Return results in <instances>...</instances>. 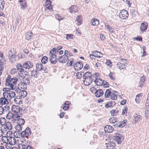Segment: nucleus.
<instances>
[{"label": "nucleus", "mask_w": 149, "mask_h": 149, "mask_svg": "<svg viewBox=\"0 0 149 149\" xmlns=\"http://www.w3.org/2000/svg\"><path fill=\"white\" fill-rule=\"evenodd\" d=\"M12 110L14 113L12 115V118L16 120V118L18 119L20 117H22L23 109L17 105H13L12 106Z\"/></svg>", "instance_id": "nucleus-1"}, {"label": "nucleus", "mask_w": 149, "mask_h": 149, "mask_svg": "<svg viewBox=\"0 0 149 149\" xmlns=\"http://www.w3.org/2000/svg\"><path fill=\"white\" fill-rule=\"evenodd\" d=\"M112 139L116 141L118 144H119L124 140V137L122 134L118 132L115 134L113 136Z\"/></svg>", "instance_id": "nucleus-2"}, {"label": "nucleus", "mask_w": 149, "mask_h": 149, "mask_svg": "<svg viewBox=\"0 0 149 149\" xmlns=\"http://www.w3.org/2000/svg\"><path fill=\"white\" fill-rule=\"evenodd\" d=\"M31 134V129L29 127H27L25 130L22 131L20 133V135L22 137H25L28 138V137Z\"/></svg>", "instance_id": "nucleus-3"}, {"label": "nucleus", "mask_w": 149, "mask_h": 149, "mask_svg": "<svg viewBox=\"0 0 149 149\" xmlns=\"http://www.w3.org/2000/svg\"><path fill=\"white\" fill-rule=\"evenodd\" d=\"M69 52L68 50H65L64 52V55L61 56H59L58 58V61L62 63H65L66 62L68 58L66 54Z\"/></svg>", "instance_id": "nucleus-4"}, {"label": "nucleus", "mask_w": 149, "mask_h": 149, "mask_svg": "<svg viewBox=\"0 0 149 149\" xmlns=\"http://www.w3.org/2000/svg\"><path fill=\"white\" fill-rule=\"evenodd\" d=\"M129 14L128 12L125 10H121L119 13V17L122 19H125L128 17Z\"/></svg>", "instance_id": "nucleus-5"}, {"label": "nucleus", "mask_w": 149, "mask_h": 149, "mask_svg": "<svg viewBox=\"0 0 149 149\" xmlns=\"http://www.w3.org/2000/svg\"><path fill=\"white\" fill-rule=\"evenodd\" d=\"M74 68V69L77 71L81 69L83 67L82 63L80 62H78L73 63Z\"/></svg>", "instance_id": "nucleus-6"}, {"label": "nucleus", "mask_w": 149, "mask_h": 149, "mask_svg": "<svg viewBox=\"0 0 149 149\" xmlns=\"http://www.w3.org/2000/svg\"><path fill=\"white\" fill-rule=\"evenodd\" d=\"M33 63L29 61L25 62L23 65L24 68L26 69L31 68L33 67Z\"/></svg>", "instance_id": "nucleus-7"}, {"label": "nucleus", "mask_w": 149, "mask_h": 149, "mask_svg": "<svg viewBox=\"0 0 149 149\" xmlns=\"http://www.w3.org/2000/svg\"><path fill=\"white\" fill-rule=\"evenodd\" d=\"M147 27V23L146 22H144L141 24L140 29L141 32H143L146 30Z\"/></svg>", "instance_id": "nucleus-8"}, {"label": "nucleus", "mask_w": 149, "mask_h": 149, "mask_svg": "<svg viewBox=\"0 0 149 149\" xmlns=\"http://www.w3.org/2000/svg\"><path fill=\"white\" fill-rule=\"evenodd\" d=\"M104 130L106 132H107L108 133H111L113 131V128L110 125H107L104 127Z\"/></svg>", "instance_id": "nucleus-9"}, {"label": "nucleus", "mask_w": 149, "mask_h": 149, "mask_svg": "<svg viewBox=\"0 0 149 149\" xmlns=\"http://www.w3.org/2000/svg\"><path fill=\"white\" fill-rule=\"evenodd\" d=\"M8 143L10 145H13L17 143V141L15 138L13 137L8 136Z\"/></svg>", "instance_id": "nucleus-10"}, {"label": "nucleus", "mask_w": 149, "mask_h": 149, "mask_svg": "<svg viewBox=\"0 0 149 149\" xmlns=\"http://www.w3.org/2000/svg\"><path fill=\"white\" fill-rule=\"evenodd\" d=\"M116 105V103L114 101H110L108 102L107 103H105V107L106 108H108L110 107H113Z\"/></svg>", "instance_id": "nucleus-11"}, {"label": "nucleus", "mask_w": 149, "mask_h": 149, "mask_svg": "<svg viewBox=\"0 0 149 149\" xmlns=\"http://www.w3.org/2000/svg\"><path fill=\"white\" fill-rule=\"evenodd\" d=\"M146 78V77L144 76H143L141 78L139 83V87L142 88L145 82L146 81L145 79Z\"/></svg>", "instance_id": "nucleus-12"}, {"label": "nucleus", "mask_w": 149, "mask_h": 149, "mask_svg": "<svg viewBox=\"0 0 149 149\" xmlns=\"http://www.w3.org/2000/svg\"><path fill=\"white\" fill-rule=\"evenodd\" d=\"M116 144L113 142L110 141L107 144L106 147L107 149H115Z\"/></svg>", "instance_id": "nucleus-13"}, {"label": "nucleus", "mask_w": 149, "mask_h": 149, "mask_svg": "<svg viewBox=\"0 0 149 149\" xmlns=\"http://www.w3.org/2000/svg\"><path fill=\"white\" fill-rule=\"evenodd\" d=\"M95 96L98 97H100L103 95V90L102 89L96 90L95 93Z\"/></svg>", "instance_id": "nucleus-14"}, {"label": "nucleus", "mask_w": 149, "mask_h": 149, "mask_svg": "<svg viewBox=\"0 0 149 149\" xmlns=\"http://www.w3.org/2000/svg\"><path fill=\"white\" fill-rule=\"evenodd\" d=\"M45 5L46 8V9H48L49 10H52V7L51 6V2L49 0H47L45 4Z\"/></svg>", "instance_id": "nucleus-15"}, {"label": "nucleus", "mask_w": 149, "mask_h": 149, "mask_svg": "<svg viewBox=\"0 0 149 149\" xmlns=\"http://www.w3.org/2000/svg\"><path fill=\"white\" fill-rule=\"evenodd\" d=\"M104 81L100 78H96L94 81L97 86H101L103 85Z\"/></svg>", "instance_id": "nucleus-16"}, {"label": "nucleus", "mask_w": 149, "mask_h": 149, "mask_svg": "<svg viewBox=\"0 0 149 149\" xmlns=\"http://www.w3.org/2000/svg\"><path fill=\"white\" fill-rule=\"evenodd\" d=\"M91 53L94 55V57L100 58L102 57V54L100 52L96 51L94 52H92Z\"/></svg>", "instance_id": "nucleus-17"}, {"label": "nucleus", "mask_w": 149, "mask_h": 149, "mask_svg": "<svg viewBox=\"0 0 149 149\" xmlns=\"http://www.w3.org/2000/svg\"><path fill=\"white\" fill-rule=\"evenodd\" d=\"M3 97L8 102L10 101V95L8 92H4L3 93Z\"/></svg>", "instance_id": "nucleus-18"}, {"label": "nucleus", "mask_w": 149, "mask_h": 149, "mask_svg": "<svg viewBox=\"0 0 149 149\" xmlns=\"http://www.w3.org/2000/svg\"><path fill=\"white\" fill-rule=\"evenodd\" d=\"M3 127L5 129H8L11 130L12 129V125L10 122H8L6 123L3 126Z\"/></svg>", "instance_id": "nucleus-19"}, {"label": "nucleus", "mask_w": 149, "mask_h": 149, "mask_svg": "<svg viewBox=\"0 0 149 149\" xmlns=\"http://www.w3.org/2000/svg\"><path fill=\"white\" fill-rule=\"evenodd\" d=\"M126 64V62L125 63H122L120 62H118L117 63L116 65L119 69H123L125 68V66Z\"/></svg>", "instance_id": "nucleus-20"}, {"label": "nucleus", "mask_w": 149, "mask_h": 149, "mask_svg": "<svg viewBox=\"0 0 149 149\" xmlns=\"http://www.w3.org/2000/svg\"><path fill=\"white\" fill-rule=\"evenodd\" d=\"M134 117L135 119L134 121L135 123H136L138 121H139L142 118L141 116L140 115H138L137 113L134 115Z\"/></svg>", "instance_id": "nucleus-21"}, {"label": "nucleus", "mask_w": 149, "mask_h": 149, "mask_svg": "<svg viewBox=\"0 0 149 149\" xmlns=\"http://www.w3.org/2000/svg\"><path fill=\"white\" fill-rule=\"evenodd\" d=\"M63 48V47L61 46H58L56 48L54 47L52 49V51L54 54H56L57 52H58L59 50Z\"/></svg>", "instance_id": "nucleus-22"}, {"label": "nucleus", "mask_w": 149, "mask_h": 149, "mask_svg": "<svg viewBox=\"0 0 149 149\" xmlns=\"http://www.w3.org/2000/svg\"><path fill=\"white\" fill-rule=\"evenodd\" d=\"M10 54L9 53V58L10 61L11 63H13L14 61H15L16 60L15 58L16 57V55L15 54L13 53L10 56Z\"/></svg>", "instance_id": "nucleus-23"}, {"label": "nucleus", "mask_w": 149, "mask_h": 149, "mask_svg": "<svg viewBox=\"0 0 149 149\" xmlns=\"http://www.w3.org/2000/svg\"><path fill=\"white\" fill-rule=\"evenodd\" d=\"M36 70L39 71H42L43 69V66L41 63H37L36 64Z\"/></svg>", "instance_id": "nucleus-24"}, {"label": "nucleus", "mask_w": 149, "mask_h": 149, "mask_svg": "<svg viewBox=\"0 0 149 149\" xmlns=\"http://www.w3.org/2000/svg\"><path fill=\"white\" fill-rule=\"evenodd\" d=\"M92 25L93 26H97L99 24V21L97 19H93L91 21Z\"/></svg>", "instance_id": "nucleus-25"}, {"label": "nucleus", "mask_w": 149, "mask_h": 149, "mask_svg": "<svg viewBox=\"0 0 149 149\" xmlns=\"http://www.w3.org/2000/svg\"><path fill=\"white\" fill-rule=\"evenodd\" d=\"M76 20L77 21V23L78 25H80L81 24L82 21V17L81 15H79L77 16L76 18Z\"/></svg>", "instance_id": "nucleus-26"}, {"label": "nucleus", "mask_w": 149, "mask_h": 149, "mask_svg": "<svg viewBox=\"0 0 149 149\" xmlns=\"http://www.w3.org/2000/svg\"><path fill=\"white\" fill-rule=\"evenodd\" d=\"M19 95L21 97L24 98L27 95V92L24 90H22L19 92Z\"/></svg>", "instance_id": "nucleus-27"}, {"label": "nucleus", "mask_w": 149, "mask_h": 149, "mask_svg": "<svg viewBox=\"0 0 149 149\" xmlns=\"http://www.w3.org/2000/svg\"><path fill=\"white\" fill-rule=\"evenodd\" d=\"M17 120V123L19 125H23L24 124L25 122L23 118H18Z\"/></svg>", "instance_id": "nucleus-28"}, {"label": "nucleus", "mask_w": 149, "mask_h": 149, "mask_svg": "<svg viewBox=\"0 0 149 149\" xmlns=\"http://www.w3.org/2000/svg\"><path fill=\"white\" fill-rule=\"evenodd\" d=\"M127 121L126 120H124L123 121L120 122V124L118 126V127L123 128L126 125Z\"/></svg>", "instance_id": "nucleus-29"}, {"label": "nucleus", "mask_w": 149, "mask_h": 149, "mask_svg": "<svg viewBox=\"0 0 149 149\" xmlns=\"http://www.w3.org/2000/svg\"><path fill=\"white\" fill-rule=\"evenodd\" d=\"M93 80V79H89L88 80H83V81L85 85L89 86L91 83H92Z\"/></svg>", "instance_id": "nucleus-30"}, {"label": "nucleus", "mask_w": 149, "mask_h": 149, "mask_svg": "<svg viewBox=\"0 0 149 149\" xmlns=\"http://www.w3.org/2000/svg\"><path fill=\"white\" fill-rule=\"evenodd\" d=\"M112 94V92L109 89H107L105 93L104 96L105 98H107L109 97Z\"/></svg>", "instance_id": "nucleus-31"}, {"label": "nucleus", "mask_w": 149, "mask_h": 149, "mask_svg": "<svg viewBox=\"0 0 149 149\" xmlns=\"http://www.w3.org/2000/svg\"><path fill=\"white\" fill-rule=\"evenodd\" d=\"M21 84V88L22 89H24V90H26L27 89V83H26L25 82H23L22 83V82L19 83V86L20 85V84Z\"/></svg>", "instance_id": "nucleus-32"}, {"label": "nucleus", "mask_w": 149, "mask_h": 149, "mask_svg": "<svg viewBox=\"0 0 149 149\" xmlns=\"http://www.w3.org/2000/svg\"><path fill=\"white\" fill-rule=\"evenodd\" d=\"M91 74V72H87L83 74L84 80H87L88 79V77L89 75Z\"/></svg>", "instance_id": "nucleus-33"}, {"label": "nucleus", "mask_w": 149, "mask_h": 149, "mask_svg": "<svg viewBox=\"0 0 149 149\" xmlns=\"http://www.w3.org/2000/svg\"><path fill=\"white\" fill-rule=\"evenodd\" d=\"M113 93H112L111 96V99L112 100H115L116 99L117 97L116 96V94L115 93H117L116 91H112Z\"/></svg>", "instance_id": "nucleus-34"}, {"label": "nucleus", "mask_w": 149, "mask_h": 149, "mask_svg": "<svg viewBox=\"0 0 149 149\" xmlns=\"http://www.w3.org/2000/svg\"><path fill=\"white\" fill-rule=\"evenodd\" d=\"M16 131L15 132L18 133L19 134V132H20L22 130L21 125H17L15 126Z\"/></svg>", "instance_id": "nucleus-35"}, {"label": "nucleus", "mask_w": 149, "mask_h": 149, "mask_svg": "<svg viewBox=\"0 0 149 149\" xmlns=\"http://www.w3.org/2000/svg\"><path fill=\"white\" fill-rule=\"evenodd\" d=\"M32 35V33L31 32H27L25 34L26 39L27 40H29L31 39V36Z\"/></svg>", "instance_id": "nucleus-36"}, {"label": "nucleus", "mask_w": 149, "mask_h": 149, "mask_svg": "<svg viewBox=\"0 0 149 149\" xmlns=\"http://www.w3.org/2000/svg\"><path fill=\"white\" fill-rule=\"evenodd\" d=\"M6 120L4 118H0V124L3 127L6 124Z\"/></svg>", "instance_id": "nucleus-37"}, {"label": "nucleus", "mask_w": 149, "mask_h": 149, "mask_svg": "<svg viewBox=\"0 0 149 149\" xmlns=\"http://www.w3.org/2000/svg\"><path fill=\"white\" fill-rule=\"evenodd\" d=\"M48 59L47 57L46 56H45L42 57L41 60L42 63L44 64H45L48 61Z\"/></svg>", "instance_id": "nucleus-38"}, {"label": "nucleus", "mask_w": 149, "mask_h": 149, "mask_svg": "<svg viewBox=\"0 0 149 149\" xmlns=\"http://www.w3.org/2000/svg\"><path fill=\"white\" fill-rule=\"evenodd\" d=\"M8 136H3L1 138V140L4 143H6L7 142L8 143Z\"/></svg>", "instance_id": "nucleus-39"}, {"label": "nucleus", "mask_w": 149, "mask_h": 149, "mask_svg": "<svg viewBox=\"0 0 149 149\" xmlns=\"http://www.w3.org/2000/svg\"><path fill=\"white\" fill-rule=\"evenodd\" d=\"M0 4L1 6H0V10H3L4 8V5L5 4L4 0H0Z\"/></svg>", "instance_id": "nucleus-40"}, {"label": "nucleus", "mask_w": 149, "mask_h": 149, "mask_svg": "<svg viewBox=\"0 0 149 149\" xmlns=\"http://www.w3.org/2000/svg\"><path fill=\"white\" fill-rule=\"evenodd\" d=\"M118 112V111L116 109L112 110L110 111L111 114L113 116H114V115L116 116Z\"/></svg>", "instance_id": "nucleus-41"}, {"label": "nucleus", "mask_w": 149, "mask_h": 149, "mask_svg": "<svg viewBox=\"0 0 149 149\" xmlns=\"http://www.w3.org/2000/svg\"><path fill=\"white\" fill-rule=\"evenodd\" d=\"M16 67L17 69L19 71L21 70L24 68L23 65H22L21 63H19L16 64Z\"/></svg>", "instance_id": "nucleus-42"}, {"label": "nucleus", "mask_w": 149, "mask_h": 149, "mask_svg": "<svg viewBox=\"0 0 149 149\" xmlns=\"http://www.w3.org/2000/svg\"><path fill=\"white\" fill-rule=\"evenodd\" d=\"M26 146L23 143L19 144L17 147V149H25Z\"/></svg>", "instance_id": "nucleus-43"}, {"label": "nucleus", "mask_w": 149, "mask_h": 149, "mask_svg": "<svg viewBox=\"0 0 149 149\" xmlns=\"http://www.w3.org/2000/svg\"><path fill=\"white\" fill-rule=\"evenodd\" d=\"M17 81V79L16 77H13L11 78L10 80V82L12 83L15 84H16Z\"/></svg>", "instance_id": "nucleus-44"}, {"label": "nucleus", "mask_w": 149, "mask_h": 149, "mask_svg": "<svg viewBox=\"0 0 149 149\" xmlns=\"http://www.w3.org/2000/svg\"><path fill=\"white\" fill-rule=\"evenodd\" d=\"M3 108H4L3 110L4 114H6L8 112V111L9 109V106L8 105H6L4 107H3Z\"/></svg>", "instance_id": "nucleus-45"}, {"label": "nucleus", "mask_w": 149, "mask_h": 149, "mask_svg": "<svg viewBox=\"0 0 149 149\" xmlns=\"http://www.w3.org/2000/svg\"><path fill=\"white\" fill-rule=\"evenodd\" d=\"M19 5L21 6V8L22 9H24L25 8L27 7V4L26 2L20 3Z\"/></svg>", "instance_id": "nucleus-46"}, {"label": "nucleus", "mask_w": 149, "mask_h": 149, "mask_svg": "<svg viewBox=\"0 0 149 149\" xmlns=\"http://www.w3.org/2000/svg\"><path fill=\"white\" fill-rule=\"evenodd\" d=\"M49 61L51 62L52 63L54 64H56L57 62V60H55L54 58H51L50 56L49 58Z\"/></svg>", "instance_id": "nucleus-47"}, {"label": "nucleus", "mask_w": 149, "mask_h": 149, "mask_svg": "<svg viewBox=\"0 0 149 149\" xmlns=\"http://www.w3.org/2000/svg\"><path fill=\"white\" fill-rule=\"evenodd\" d=\"M2 60H0V76L2 75V72L3 70V68L2 65Z\"/></svg>", "instance_id": "nucleus-48"}, {"label": "nucleus", "mask_w": 149, "mask_h": 149, "mask_svg": "<svg viewBox=\"0 0 149 149\" xmlns=\"http://www.w3.org/2000/svg\"><path fill=\"white\" fill-rule=\"evenodd\" d=\"M9 93L10 99L14 97L15 95V92L13 91H10Z\"/></svg>", "instance_id": "nucleus-49"}, {"label": "nucleus", "mask_w": 149, "mask_h": 149, "mask_svg": "<svg viewBox=\"0 0 149 149\" xmlns=\"http://www.w3.org/2000/svg\"><path fill=\"white\" fill-rule=\"evenodd\" d=\"M117 120L116 118H115L114 117H112L109 119V121L111 123H115L116 120Z\"/></svg>", "instance_id": "nucleus-50"}, {"label": "nucleus", "mask_w": 149, "mask_h": 149, "mask_svg": "<svg viewBox=\"0 0 149 149\" xmlns=\"http://www.w3.org/2000/svg\"><path fill=\"white\" fill-rule=\"evenodd\" d=\"M106 64L107 66H109L110 67H111L112 65V63L111 61L109 60H107Z\"/></svg>", "instance_id": "nucleus-51"}, {"label": "nucleus", "mask_w": 149, "mask_h": 149, "mask_svg": "<svg viewBox=\"0 0 149 149\" xmlns=\"http://www.w3.org/2000/svg\"><path fill=\"white\" fill-rule=\"evenodd\" d=\"M127 107H125L123 109L122 114L124 115L125 114H126L127 113Z\"/></svg>", "instance_id": "nucleus-52"}, {"label": "nucleus", "mask_w": 149, "mask_h": 149, "mask_svg": "<svg viewBox=\"0 0 149 149\" xmlns=\"http://www.w3.org/2000/svg\"><path fill=\"white\" fill-rule=\"evenodd\" d=\"M146 48L145 46H143V54L141 56L142 57H143L147 55V54L146 53Z\"/></svg>", "instance_id": "nucleus-53"}, {"label": "nucleus", "mask_w": 149, "mask_h": 149, "mask_svg": "<svg viewBox=\"0 0 149 149\" xmlns=\"http://www.w3.org/2000/svg\"><path fill=\"white\" fill-rule=\"evenodd\" d=\"M12 145H10L7 142L5 145L6 148L7 149H10L11 148Z\"/></svg>", "instance_id": "nucleus-54"}, {"label": "nucleus", "mask_w": 149, "mask_h": 149, "mask_svg": "<svg viewBox=\"0 0 149 149\" xmlns=\"http://www.w3.org/2000/svg\"><path fill=\"white\" fill-rule=\"evenodd\" d=\"M103 86H104V87L108 88L109 86V83L105 81H104L103 84Z\"/></svg>", "instance_id": "nucleus-55"}, {"label": "nucleus", "mask_w": 149, "mask_h": 149, "mask_svg": "<svg viewBox=\"0 0 149 149\" xmlns=\"http://www.w3.org/2000/svg\"><path fill=\"white\" fill-rule=\"evenodd\" d=\"M147 109L145 111V116L146 118H148L149 114V109Z\"/></svg>", "instance_id": "nucleus-56"}, {"label": "nucleus", "mask_w": 149, "mask_h": 149, "mask_svg": "<svg viewBox=\"0 0 149 149\" xmlns=\"http://www.w3.org/2000/svg\"><path fill=\"white\" fill-rule=\"evenodd\" d=\"M39 71L36 70H35V73L33 75V77H34V78H37L38 76V72H39Z\"/></svg>", "instance_id": "nucleus-57"}, {"label": "nucleus", "mask_w": 149, "mask_h": 149, "mask_svg": "<svg viewBox=\"0 0 149 149\" xmlns=\"http://www.w3.org/2000/svg\"><path fill=\"white\" fill-rule=\"evenodd\" d=\"M21 100H19V99H18V98H17L16 97H15L14 99V101L17 104H19L20 103V102Z\"/></svg>", "instance_id": "nucleus-58"}, {"label": "nucleus", "mask_w": 149, "mask_h": 149, "mask_svg": "<svg viewBox=\"0 0 149 149\" xmlns=\"http://www.w3.org/2000/svg\"><path fill=\"white\" fill-rule=\"evenodd\" d=\"M3 108L2 106H0V115H2L3 114H4Z\"/></svg>", "instance_id": "nucleus-59"}, {"label": "nucleus", "mask_w": 149, "mask_h": 149, "mask_svg": "<svg viewBox=\"0 0 149 149\" xmlns=\"http://www.w3.org/2000/svg\"><path fill=\"white\" fill-rule=\"evenodd\" d=\"M18 76L20 77H22V76L24 75L23 72H22V70H20L18 73Z\"/></svg>", "instance_id": "nucleus-60"}, {"label": "nucleus", "mask_w": 149, "mask_h": 149, "mask_svg": "<svg viewBox=\"0 0 149 149\" xmlns=\"http://www.w3.org/2000/svg\"><path fill=\"white\" fill-rule=\"evenodd\" d=\"M16 72V69L15 68H14L10 70V74H13L15 73Z\"/></svg>", "instance_id": "nucleus-61"}, {"label": "nucleus", "mask_w": 149, "mask_h": 149, "mask_svg": "<svg viewBox=\"0 0 149 149\" xmlns=\"http://www.w3.org/2000/svg\"><path fill=\"white\" fill-rule=\"evenodd\" d=\"M66 35V39L67 40H68L69 39H72L73 38V35L72 34H67Z\"/></svg>", "instance_id": "nucleus-62"}, {"label": "nucleus", "mask_w": 149, "mask_h": 149, "mask_svg": "<svg viewBox=\"0 0 149 149\" xmlns=\"http://www.w3.org/2000/svg\"><path fill=\"white\" fill-rule=\"evenodd\" d=\"M111 72H110V73L109 75V77L111 79L113 80H115V78L114 77H113V74H111Z\"/></svg>", "instance_id": "nucleus-63"}, {"label": "nucleus", "mask_w": 149, "mask_h": 149, "mask_svg": "<svg viewBox=\"0 0 149 149\" xmlns=\"http://www.w3.org/2000/svg\"><path fill=\"white\" fill-rule=\"evenodd\" d=\"M10 89L8 88H4L3 89V91H5V92H9L10 91Z\"/></svg>", "instance_id": "nucleus-64"}]
</instances>
